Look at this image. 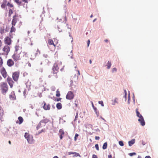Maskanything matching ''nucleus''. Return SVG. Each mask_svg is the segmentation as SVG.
Wrapping results in <instances>:
<instances>
[{"mask_svg": "<svg viewBox=\"0 0 158 158\" xmlns=\"http://www.w3.org/2000/svg\"><path fill=\"white\" fill-rule=\"evenodd\" d=\"M27 53L22 52V48L19 46L16 45L15 47V51L12 58L14 61H16L20 60L22 57L26 56Z\"/></svg>", "mask_w": 158, "mask_h": 158, "instance_id": "obj_1", "label": "nucleus"}, {"mask_svg": "<svg viewBox=\"0 0 158 158\" xmlns=\"http://www.w3.org/2000/svg\"><path fill=\"white\" fill-rule=\"evenodd\" d=\"M62 63L60 61H58L54 64L52 68V70L53 74H57L59 71V69L60 66L61 65ZM56 78H57L58 76L57 74L55 76Z\"/></svg>", "mask_w": 158, "mask_h": 158, "instance_id": "obj_2", "label": "nucleus"}, {"mask_svg": "<svg viewBox=\"0 0 158 158\" xmlns=\"http://www.w3.org/2000/svg\"><path fill=\"white\" fill-rule=\"evenodd\" d=\"M2 93L3 94H5L8 90V85L5 82H2L0 85Z\"/></svg>", "mask_w": 158, "mask_h": 158, "instance_id": "obj_3", "label": "nucleus"}, {"mask_svg": "<svg viewBox=\"0 0 158 158\" xmlns=\"http://www.w3.org/2000/svg\"><path fill=\"white\" fill-rule=\"evenodd\" d=\"M54 40L51 39H48V44L49 45L53 46V49L54 50L56 48V46L58 43V40L56 38L53 39Z\"/></svg>", "mask_w": 158, "mask_h": 158, "instance_id": "obj_4", "label": "nucleus"}, {"mask_svg": "<svg viewBox=\"0 0 158 158\" xmlns=\"http://www.w3.org/2000/svg\"><path fill=\"white\" fill-rule=\"evenodd\" d=\"M10 45H5L2 48V51L3 54L6 55H8L10 51Z\"/></svg>", "mask_w": 158, "mask_h": 158, "instance_id": "obj_5", "label": "nucleus"}, {"mask_svg": "<svg viewBox=\"0 0 158 158\" xmlns=\"http://www.w3.org/2000/svg\"><path fill=\"white\" fill-rule=\"evenodd\" d=\"M21 18L20 15H19L17 14H15L13 17V19L11 22L12 25L15 26L16 23L19 21V19Z\"/></svg>", "mask_w": 158, "mask_h": 158, "instance_id": "obj_6", "label": "nucleus"}, {"mask_svg": "<svg viewBox=\"0 0 158 158\" xmlns=\"http://www.w3.org/2000/svg\"><path fill=\"white\" fill-rule=\"evenodd\" d=\"M24 137L27 139L29 143L32 144L33 143L34 139L33 136L31 135H30L28 133H25Z\"/></svg>", "mask_w": 158, "mask_h": 158, "instance_id": "obj_7", "label": "nucleus"}, {"mask_svg": "<svg viewBox=\"0 0 158 158\" xmlns=\"http://www.w3.org/2000/svg\"><path fill=\"white\" fill-rule=\"evenodd\" d=\"M12 36L10 35L9 36H6L4 39V42L6 45H10L12 44V40L11 39Z\"/></svg>", "mask_w": 158, "mask_h": 158, "instance_id": "obj_8", "label": "nucleus"}, {"mask_svg": "<svg viewBox=\"0 0 158 158\" xmlns=\"http://www.w3.org/2000/svg\"><path fill=\"white\" fill-rule=\"evenodd\" d=\"M19 76V72H15L13 73L12 77L13 79L15 81L17 82L18 81Z\"/></svg>", "mask_w": 158, "mask_h": 158, "instance_id": "obj_9", "label": "nucleus"}, {"mask_svg": "<svg viewBox=\"0 0 158 158\" xmlns=\"http://www.w3.org/2000/svg\"><path fill=\"white\" fill-rule=\"evenodd\" d=\"M0 72L2 77L4 78H6L7 76V73L6 69L4 67L1 68Z\"/></svg>", "mask_w": 158, "mask_h": 158, "instance_id": "obj_10", "label": "nucleus"}, {"mask_svg": "<svg viewBox=\"0 0 158 158\" xmlns=\"http://www.w3.org/2000/svg\"><path fill=\"white\" fill-rule=\"evenodd\" d=\"M74 97L73 93L71 91H69L66 95V98L67 99H72Z\"/></svg>", "mask_w": 158, "mask_h": 158, "instance_id": "obj_11", "label": "nucleus"}, {"mask_svg": "<svg viewBox=\"0 0 158 158\" xmlns=\"http://www.w3.org/2000/svg\"><path fill=\"white\" fill-rule=\"evenodd\" d=\"M7 81L10 86V87L12 88L13 87L14 82L13 81L12 78L8 77L7 78Z\"/></svg>", "mask_w": 158, "mask_h": 158, "instance_id": "obj_12", "label": "nucleus"}, {"mask_svg": "<svg viewBox=\"0 0 158 158\" xmlns=\"http://www.w3.org/2000/svg\"><path fill=\"white\" fill-rule=\"evenodd\" d=\"M15 64L14 61L11 59H9L7 61V64L9 67L13 66Z\"/></svg>", "mask_w": 158, "mask_h": 158, "instance_id": "obj_13", "label": "nucleus"}, {"mask_svg": "<svg viewBox=\"0 0 158 158\" xmlns=\"http://www.w3.org/2000/svg\"><path fill=\"white\" fill-rule=\"evenodd\" d=\"M44 105L43 106L44 109L45 110H50L51 106L49 104H47L45 102H44Z\"/></svg>", "mask_w": 158, "mask_h": 158, "instance_id": "obj_14", "label": "nucleus"}, {"mask_svg": "<svg viewBox=\"0 0 158 158\" xmlns=\"http://www.w3.org/2000/svg\"><path fill=\"white\" fill-rule=\"evenodd\" d=\"M10 99L12 100H14L16 99V97L14 91H12L9 95Z\"/></svg>", "mask_w": 158, "mask_h": 158, "instance_id": "obj_15", "label": "nucleus"}, {"mask_svg": "<svg viewBox=\"0 0 158 158\" xmlns=\"http://www.w3.org/2000/svg\"><path fill=\"white\" fill-rule=\"evenodd\" d=\"M59 133L60 134V139H62L64 135V132L63 129H60L59 131Z\"/></svg>", "mask_w": 158, "mask_h": 158, "instance_id": "obj_16", "label": "nucleus"}, {"mask_svg": "<svg viewBox=\"0 0 158 158\" xmlns=\"http://www.w3.org/2000/svg\"><path fill=\"white\" fill-rule=\"evenodd\" d=\"M3 111L2 108L0 106V121H2V119L3 117Z\"/></svg>", "mask_w": 158, "mask_h": 158, "instance_id": "obj_17", "label": "nucleus"}, {"mask_svg": "<svg viewBox=\"0 0 158 158\" xmlns=\"http://www.w3.org/2000/svg\"><path fill=\"white\" fill-rule=\"evenodd\" d=\"M138 121L140 122L142 126H143L145 125V122L144 120L143 117L139 118Z\"/></svg>", "mask_w": 158, "mask_h": 158, "instance_id": "obj_18", "label": "nucleus"}, {"mask_svg": "<svg viewBox=\"0 0 158 158\" xmlns=\"http://www.w3.org/2000/svg\"><path fill=\"white\" fill-rule=\"evenodd\" d=\"M18 119L19 121H17L16 122V123H19V124H21L23 122V119L21 116H19L18 117Z\"/></svg>", "mask_w": 158, "mask_h": 158, "instance_id": "obj_19", "label": "nucleus"}, {"mask_svg": "<svg viewBox=\"0 0 158 158\" xmlns=\"http://www.w3.org/2000/svg\"><path fill=\"white\" fill-rule=\"evenodd\" d=\"M5 27L4 26L0 27V33L1 34H3L5 32Z\"/></svg>", "mask_w": 158, "mask_h": 158, "instance_id": "obj_20", "label": "nucleus"}, {"mask_svg": "<svg viewBox=\"0 0 158 158\" xmlns=\"http://www.w3.org/2000/svg\"><path fill=\"white\" fill-rule=\"evenodd\" d=\"M56 107L57 109H61L62 107V104L60 103L59 102L56 104Z\"/></svg>", "mask_w": 158, "mask_h": 158, "instance_id": "obj_21", "label": "nucleus"}, {"mask_svg": "<svg viewBox=\"0 0 158 158\" xmlns=\"http://www.w3.org/2000/svg\"><path fill=\"white\" fill-rule=\"evenodd\" d=\"M136 115L137 117H139V118L143 117L140 114L139 112L138 111V109L137 108L136 110Z\"/></svg>", "mask_w": 158, "mask_h": 158, "instance_id": "obj_22", "label": "nucleus"}, {"mask_svg": "<svg viewBox=\"0 0 158 158\" xmlns=\"http://www.w3.org/2000/svg\"><path fill=\"white\" fill-rule=\"evenodd\" d=\"M3 60L2 56H0V68L3 67Z\"/></svg>", "mask_w": 158, "mask_h": 158, "instance_id": "obj_23", "label": "nucleus"}, {"mask_svg": "<svg viewBox=\"0 0 158 158\" xmlns=\"http://www.w3.org/2000/svg\"><path fill=\"white\" fill-rule=\"evenodd\" d=\"M135 143V139H132L131 141H129L128 142L129 145L130 146H131L133 144H134Z\"/></svg>", "mask_w": 158, "mask_h": 158, "instance_id": "obj_24", "label": "nucleus"}, {"mask_svg": "<svg viewBox=\"0 0 158 158\" xmlns=\"http://www.w3.org/2000/svg\"><path fill=\"white\" fill-rule=\"evenodd\" d=\"M14 26L12 25V26L11 28L10 32L11 33L13 32H15V28L14 27Z\"/></svg>", "mask_w": 158, "mask_h": 158, "instance_id": "obj_25", "label": "nucleus"}, {"mask_svg": "<svg viewBox=\"0 0 158 158\" xmlns=\"http://www.w3.org/2000/svg\"><path fill=\"white\" fill-rule=\"evenodd\" d=\"M111 65V62L110 61H108V63H107L106 66H107V69H109L110 68Z\"/></svg>", "mask_w": 158, "mask_h": 158, "instance_id": "obj_26", "label": "nucleus"}, {"mask_svg": "<svg viewBox=\"0 0 158 158\" xmlns=\"http://www.w3.org/2000/svg\"><path fill=\"white\" fill-rule=\"evenodd\" d=\"M118 98H115L114 99V101H113V103L112 104L114 105L116 103H118Z\"/></svg>", "mask_w": 158, "mask_h": 158, "instance_id": "obj_27", "label": "nucleus"}, {"mask_svg": "<svg viewBox=\"0 0 158 158\" xmlns=\"http://www.w3.org/2000/svg\"><path fill=\"white\" fill-rule=\"evenodd\" d=\"M107 146V142L105 143L102 146V148L103 149H106Z\"/></svg>", "mask_w": 158, "mask_h": 158, "instance_id": "obj_28", "label": "nucleus"}, {"mask_svg": "<svg viewBox=\"0 0 158 158\" xmlns=\"http://www.w3.org/2000/svg\"><path fill=\"white\" fill-rule=\"evenodd\" d=\"M6 1H4V3H3L1 6V7L2 8H4L6 7Z\"/></svg>", "mask_w": 158, "mask_h": 158, "instance_id": "obj_29", "label": "nucleus"}, {"mask_svg": "<svg viewBox=\"0 0 158 158\" xmlns=\"http://www.w3.org/2000/svg\"><path fill=\"white\" fill-rule=\"evenodd\" d=\"M60 91L59 89H57L56 91V96L57 97H59L60 96Z\"/></svg>", "mask_w": 158, "mask_h": 158, "instance_id": "obj_30", "label": "nucleus"}, {"mask_svg": "<svg viewBox=\"0 0 158 158\" xmlns=\"http://www.w3.org/2000/svg\"><path fill=\"white\" fill-rule=\"evenodd\" d=\"M94 111L95 112V113L96 114V115L98 116L99 115V112L97 110V108L96 107H94Z\"/></svg>", "mask_w": 158, "mask_h": 158, "instance_id": "obj_31", "label": "nucleus"}, {"mask_svg": "<svg viewBox=\"0 0 158 158\" xmlns=\"http://www.w3.org/2000/svg\"><path fill=\"white\" fill-rule=\"evenodd\" d=\"M13 10L11 9H10L9 11V16H10L13 13Z\"/></svg>", "mask_w": 158, "mask_h": 158, "instance_id": "obj_32", "label": "nucleus"}, {"mask_svg": "<svg viewBox=\"0 0 158 158\" xmlns=\"http://www.w3.org/2000/svg\"><path fill=\"white\" fill-rule=\"evenodd\" d=\"M15 1L18 4L20 5L21 4V2L20 0H15Z\"/></svg>", "mask_w": 158, "mask_h": 158, "instance_id": "obj_33", "label": "nucleus"}, {"mask_svg": "<svg viewBox=\"0 0 158 158\" xmlns=\"http://www.w3.org/2000/svg\"><path fill=\"white\" fill-rule=\"evenodd\" d=\"M7 5L8 6L10 7V8H12L13 7V5L12 4H10V3L8 2L7 4Z\"/></svg>", "mask_w": 158, "mask_h": 158, "instance_id": "obj_34", "label": "nucleus"}, {"mask_svg": "<svg viewBox=\"0 0 158 158\" xmlns=\"http://www.w3.org/2000/svg\"><path fill=\"white\" fill-rule=\"evenodd\" d=\"M28 44L31 46H32L33 45V42L31 39L30 40V42L28 43Z\"/></svg>", "mask_w": 158, "mask_h": 158, "instance_id": "obj_35", "label": "nucleus"}, {"mask_svg": "<svg viewBox=\"0 0 158 158\" xmlns=\"http://www.w3.org/2000/svg\"><path fill=\"white\" fill-rule=\"evenodd\" d=\"M119 144L121 146H123L124 145L122 141H119Z\"/></svg>", "mask_w": 158, "mask_h": 158, "instance_id": "obj_36", "label": "nucleus"}, {"mask_svg": "<svg viewBox=\"0 0 158 158\" xmlns=\"http://www.w3.org/2000/svg\"><path fill=\"white\" fill-rule=\"evenodd\" d=\"M79 136V135L78 134L76 133L75 134V137H74V140L75 141H76L77 139V137H78Z\"/></svg>", "mask_w": 158, "mask_h": 158, "instance_id": "obj_37", "label": "nucleus"}, {"mask_svg": "<svg viewBox=\"0 0 158 158\" xmlns=\"http://www.w3.org/2000/svg\"><path fill=\"white\" fill-rule=\"evenodd\" d=\"M136 154V153L135 152H133V153H130L129 155L130 156H132L133 155H135Z\"/></svg>", "mask_w": 158, "mask_h": 158, "instance_id": "obj_38", "label": "nucleus"}, {"mask_svg": "<svg viewBox=\"0 0 158 158\" xmlns=\"http://www.w3.org/2000/svg\"><path fill=\"white\" fill-rule=\"evenodd\" d=\"M75 154V156H79V157H81V156L78 153H76V152H75V154Z\"/></svg>", "mask_w": 158, "mask_h": 158, "instance_id": "obj_39", "label": "nucleus"}, {"mask_svg": "<svg viewBox=\"0 0 158 158\" xmlns=\"http://www.w3.org/2000/svg\"><path fill=\"white\" fill-rule=\"evenodd\" d=\"M98 103L101 104L102 106H104V104L102 101H99Z\"/></svg>", "mask_w": 158, "mask_h": 158, "instance_id": "obj_40", "label": "nucleus"}, {"mask_svg": "<svg viewBox=\"0 0 158 158\" xmlns=\"http://www.w3.org/2000/svg\"><path fill=\"white\" fill-rule=\"evenodd\" d=\"M95 147L97 150H99V147H98V144H95Z\"/></svg>", "mask_w": 158, "mask_h": 158, "instance_id": "obj_41", "label": "nucleus"}, {"mask_svg": "<svg viewBox=\"0 0 158 158\" xmlns=\"http://www.w3.org/2000/svg\"><path fill=\"white\" fill-rule=\"evenodd\" d=\"M20 1H21V3L23 2H24L25 3H27V1H28V0H20Z\"/></svg>", "mask_w": 158, "mask_h": 158, "instance_id": "obj_42", "label": "nucleus"}, {"mask_svg": "<svg viewBox=\"0 0 158 158\" xmlns=\"http://www.w3.org/2000/svg\"><path fill=\"white\" fill-rule=\"evenodd\" d=\"M117 71V69L115 68H114L112 69V71L113 72H116Z\"/></svg>", "mask_w": 158, "mask_h": 158, "instance_id": "obj_43", "label": "nucleus"}, {"mask_svg": "<svg viewBox=\"0 0 158 158\" xmlns=\"http://www.w3.org/2000/svg\"><path fill=\"white\" fill-rule=\"evenodd\" d=\"M68 154L69 155H71V154H75V152H68Z\"/></svg>", "mask_w": 158, "mask_h": 158, "instance_id": "obj_44", "label": "nucleus"}, {"mask_svg": "<svg viewBox=\"0 0 158 158\" xmlns=\"http://www.w3.org/2000/svg\"><path fill=\"white\" fill-rule=\"evenodd\" d=\"M124 92H125V95L124 96V97L125 98V99H126V96H127V93L126 90H124Z\"/></svg>", "mask_w": 158, "mask_h": 158, "instance_id": "obj_45", "label": "nucleus"}, {"mask_svg": "<svg viewBox=\"0 0 158 158\" xmlns=\"http://www.w3.org/2000/svg\"><path fill=\"white\" fill-rule=\"evenodd\" d=\"M92 158H98V157H97V156L96 155L93 154L92 155Z\"/></svg>", "mask_w": 158, "mask_h": 158, "instance_id": "obj_46", "label": "nucleus"}, {"mask_svg": "<svg viewBox=\"0 0 158 158\" xmlns=\"http://www.w3.org/2000/svg\"><path fill=\"white\" fill-rule=\"evenodd\" d=\"M40 126H41V124L39 123L36 127L37 129H39V128L40 127Z\"/></svg>", "mask_w": 158, "mask_h": 158, "instance_id": "obj_47", "label": "nucleus"}, {"mask_svg": "<svg viewBox=\"0 0 158 158\" xmlns=\"http://www.w3.org/2000/svg\"><path fill=\"white\" fill-rule=\"evenodd\" d=\"M90 41L89 40L87 41V46H88V47H89V44H90Z\"/></svg>", "mask_w": 158, "mask_h": 158, "instance_id": "obj_48", "label": "nucleus"}, {"mask_svg": "<svg viewBox=\"0 0 158 158\" xmlns=\"http://www.w3.org/2000/svg\"><path fill=\"white\" fill-rule=\"evenodd\" d=\"M61 99V98H58L57 99L56 101H57V102H58L60 101Z\"/></svg>", "mask_w": 158, "mask_h": 158, "instance_id": "obj_49", "label": "nucleus"}, {"mask_svg": "<svg viewBox=\"0 0 158 158\" xmlns=\"http://www.w3.org/2000/svg\"><path fill=\"white\" fill-rule=\"evenodd\" d=\"M95 139L96 140H99L100 139V137L99 136H96Z\"/></svg>", "mask_w": 158, "mask_h": 158, "instance_id": "obj_50", "label": "nucleus"}, {"mask_svg": "<svg viewBox=\"0 0 158 158\" xmlns=\"http://www.w3.org/2000/svg\"><path fill=\"white\" fill-rule=\"evenodd\" d=\"M77 76L78 77V76L80 75V72L79 70H77Z\"/></svg>", "mask_w": 158, "mask_h": 158, "instance_id": "obj_51", "label": "nucleus"}, {"mask_svg": "<svg viewBox=\"0 0 158 158\" xmlns=\"http://www.w3.org/2000/svg\"><path fill=\"white\" fill-rule=\"evenodd\" d=\"M2 45V43L1 40H0V47Z\"/></svg>", "mask_w": 158, "mask_h": 158, "instance_id": "obj_52", "label": "nucleus"}, {"mask_svg": "<svg viewBox=\"0 0 158 158\" xmlns=\"http://www.w3.org/2000/svg\"><path fill=\"white\" fill-rule=\"evenodd\" d=\"M145 158H151V157L150 156H146Z\"/></svg>", "mask_w": 158, "mask_h": 158, "instance_id": "obj_53", "label": "nucleus"}, {"mask_svg": "<svg viewBox=\"0 0 158 158\" xmlns=\"http://www.w3.org/2000/svg\"><path fill=\"white\" fill-rule=\"evenodd\" d=\"M92 106L93 107V109H94V107H95L94 106V105L93 104V103L92 102Z\"/></svg>", "mask_w": 158, "mask_h": 158, "instance_id": "obj_54", "label": "nucleus"}, {"mask_svg": "<svg viewBox=\"0 0 158 158\" xmlns=\"http://www.w3.org/2000/svg\"><path fill=\"white\" fill-rule=\"evenodd\" d=\"M112 156L111 155H110L108 156V158H111Z\"/></svg>", "mask_w": 158, "mask_h": 158, "instance_id": "obj_55", "label": "nucleus"}, {"mask_svg": "<svg viewBox=\"0 0 158 158\" xmlns=\"http://www.w3.org/2000/svg\"><path fill=\"white\" fill-rule=\"evenodd\" d=\"M53 158H59L57 156H55Z\"/></svg>", "mask_w": 158, "mask_h": 158, "instance_id": "obj_56", "label": "nucleus"}, {"mask_svg": "<svg viewBox=\"0 0 158 158\" xmlns=\"http://www.w3.org/2000/svg\"><path fill=\"white\" fill-rule=\"evenodd\" d=\"M105 42H108V40H104Z\"/></svg>", "mask_w": 158, "mask_h": 158, "instance_id": "obj_57", "label": "nucleus"}, {"mask_svg": "<svg viewBox=\"0 0 158 158\" xmlns=\"http://www.w3.org/2000/svg\"><path fill=\"white\" fill-rule=\"evenodd\" d=\"M89 63L91 64L92 63V61L91 60H90L89 61Z\"/></svg>", "mask_w": 158, "mask_h": 158, "instance_id": "obj_58", "label": "nucleus"}, {"mask_svg": "<svg viewBox=\"0 0 158 158\" xmlns=\"http://www.w3.org/2000/svg\"><path fill=\"white\" fill-rule=\"evenodd\" d=\"M75 106L76 107L77 106V104L76 103L75 104Z\"/></svg>", "mask_w": 158, "mask_h": 158, "instance_id": "obj_59", "label": "nucleus"}, {"mask_svg": "<svg viewBox=\"0 0 158 158\" xmlns=\"http://www.w3.org/2000/svg\"><path fill=\"white\" fill-rule=\"evenodd\" d=\"M138 158H141V157L140 156H139L138 157Z\"/></svg>", "mask_w": 158, "mask_h": 158, "instance_id": "obj_60", "label": "nucleus"}, {"mask_svg": "<svg viewBox=\"0 0 158 158\" xmlns=\"http://www.w3.org/2000/svg\"><path fill=\"white\" fill-rule=\"evenodd\" d=\"M8 143L10 144L11 143V141H9Z\"/></svg>", "mask_w": 158, "mask_h": 158, "instance_id": "obj_61", "label": "nucleus"}, {"mask_svg": "<svg viewBox=\"0 0 158 158\" xmlns=\"http://www.w3.org/2000/svg\"><path fill=\"white\" fill-rule=\"evenodd\" d=\"M96 19H94L93 20V22H95V21L96 20Z\"/></svg>", "mask_w": 158, "mask_h": 158, "instance_id": "obj_62", "label": "nucleus"}, {"mask_svg": "<svg viewBox=\"0 0 158 158\" xmlns=\"http://www.w3.org/2000/svg\"><path fill=\"white\" fill-rule=\"evenodd\" d=\"M93 17V15H91L90 16V18H92Z\"/></svg>", "mask_w": 158, "mask_h": 158, "instance_id": "obj_63", "label": "nucleus"}, {"mask_svg": "<svg viewBox=\"0 0 158 158\" xmlns=\"http://www.w3.org/2000/svg\"><path fill=\"white\" fill-rule=\"evenodd\" d=\"M142 144L143 145H144L145 143H144V142H142Z\"/></svg>", "mask_w": 158, "mask_h": 158, "instance_id": "obj_64", "label": "nucleus"}]
</instances>
